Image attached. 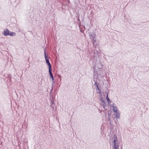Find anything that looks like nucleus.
Masks as SVG:
<instances>
[{
    "mask_svg": "<svg viewBox=\"0 0 149 149\" xmlns=\"http://www.w3.org/2000/svg\"><path fill=\"white\" fill-rule=\"evenodd\" d=\"M3 34L5 36L9 35L10 36H14L16 35L15 33L13 32H10L7 29H6L4 30Z\"/></svg>",
    "mask_w": 149,
    "mask_h": 149,
    "instance_id": "f257e3e1",
    "label": "nucleus"
},
{
    "mask_svg": "<svg viewBox=\"0 0 149 149\" xmlns=\"http://www.w3.org/2000/svg\"><path fill=\"white\" fill-rule=\"evenodd\" d=\"M116 141H118V140L116 138H115L113 141L114 143V148L115 149H118V143H116Z\"/></svg>",
    "mask_w": 149,
    "mask_h": 149,
    "instance_id": "f03ea898",
    "label": "nucleus"
},
{
    "mask_svg": "<svg viewBox=\"0 0 149 149\" xmlns=\"http://www.w3.org/2000/svg\"><path fill=\"white\" fill-rule=\"evenodd\" d=\"M49 70L50 77L51 78L52 81H53L54 80V78L52 72V68L49 69Z\"/></svg>",
    "mask_w": 149,
    "mask_h": 149,
    "instance_id": "7ed1b4c3",
    "label": "nucleus"
},
{
    "mask_svg": "<svg viewBox=\"0 0 149 149\" xmlns=\"http://www.w3.org/2000/svg\"><path fill=\"white\" fill-rule=\"evenodd\" d=\"M46 61L47 63V64H48V65L49 66V69L51 68H52L51 65L50 63L49 62V59L46 60Z\"/></svg>",
    "mask_w": 149,
    "mask_h": 149,
    "instance_id": "20e7f679",
    "label": "nucleus"
},
{
    "mask_svg": "<svg viewBox=\"0 0 149 149\" xmlns=\"http://www.w3.org/2000/svg\"><path fill=\"white\" fill-rule=\"evenodd\" d=\"M44 54H45V59L46 60L49 59L48 57L46 55V52L45 50L44 51Z\"/></svg>",
    "mask_w": 149,
    "mask_h": 149,
    "instance_id": "39448f33",
    "label": "nucleus"
},
{
    "mask_svg": "<svg viewBox=\"0 0 149 149\" xmlns=\"http://www.w3.org/2000/svg\"><path fill=\"white\" fill-rule=\"evenodd\" d=\"M116 117L117 118H118L120 117V113L118 112H116Z\"/></svg>",
    "mask_w": 149,
    "mask_h": 149,
    "instance_id": "423d86ee",
    "label": "nucleus"
},
{
    "mask_svg": "<svg viewBox=\"0 0 149 149\" xmlns=\"http://www.w3.org/2000/svg\"><path fill=\"white\" fill-rule=\"evenodd\" d=\"M113 111L115 113H116L117 111V108L116 107H113Z\"/></svg>",
    "mask_w": 149,
    "mask_h": 149,
    "instance_id": "0eeeda50",
    "label": "nucleus"
},
{
    "mask_svg": "<svg viewBox=\"0 0 149 149\" xmlns=\"http://www.w3.org/2000/svg\"><path fill=\"white\" fill-rule=\"evenodd\" d=\"M106 97H107V102H109V98L108 97V94H107V96H106Z\"/></svg>",
    "mask_w": 149,
    "mask_h": 149,
    "instance_id": "6e6552de",
    "label": "nucleus"
},
{
    "mask_svg": "<svg viewBox=\"0 0 149 149\" xmlns=\"http://www.w3.org/2000/svg\"><path fill=\"white\" fill-rule=\"evenodd\" d=\"M97 88H98V87L97 86Z\"/></svg>",
    "mask_w": 149,
    "mask_h": 149,
    "instance_id": "1a4fd4ad",
    "label": "nucleus"
}]
</instances>
